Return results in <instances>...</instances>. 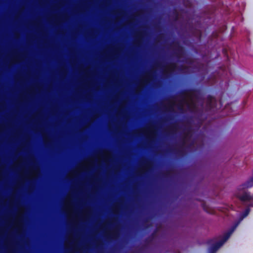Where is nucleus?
<instances>
[{
  "label": "nucleus",
  "instance_id": "1",
  "mask_svg": "<svg viewBox=\"0 0 253 253\" xmlns=\"http://www.w3.org/2000/svg\"><path fill=\"white\" fill-rule=\"evenodd\" d=\"M236 227V225L233 226L228 232L223 235V238L221 240L213 244L209 249V253H215L218 249L229 239Z\"/></svg>",
  "mask_w": 253,
  "mask_h": 253
},
{
  "label": "nucleus",
  "instance_id": "2",
  "mask_svg": "<svg viewBox=\"0 0 253 253\" xmlns=\"http://www.w3.org/2000/svg\"><path fill=\"white\" fill-rule=\"evenodd\" d=\"M186 95H188L191 100H192L194 97L198 100L202 99L201 90L199 89L193 88L184 89L180 92L178 97L184 101Z\"/></svg>",
  "mask_w": 253,
  "mask_h": 253
},
{
  "label": "nucleus",
  "instance_id": "3",
  "mask_svg": "<svg viewBox=\"0 0 253 253\" xmlns=\"http://www.w3.org/2000/svg\"><path fill=\"white\" fill-rule=\"evenodd\" d=\"M216 104L215 98L211 95H209L207 97L206 108L208 111H212L214 109Z\"/></svg>",
  "mask_w": 253,
  "mask_h": 253
},
{
  "label": "nucleus",
  "instance_id": "4",
  "mask_svg": "<svg viewBox=\"0 0 253 253\" xmlns=\"http://www.w3.org/2000/svg\"><path fill=\"white\" fill-rule=\"evenodd\" d=\"M239 199L243 202L253 201V196L250 195L249 193L245 192L239 197Z\"/></svg>",
  "mask_w": 253,
  "mask_h": 253
},
{
  "label": "nucleus",
  "instance_id": "5",
  "mask_svg": "<svg viewBox=\"0 0 253 253\" xmlns=\"http://www.w3.org/2000/svg\"><path fill=\"white\" fill-rule=\"evenodd\" d=\"M176 44L177 45V48L176 49L177 52L175 53L177 57H179L180 54L183 51V48L178 43Z\"/></svg>",
  "mask_w": 253,
  "mask_h": 253
},
{
  "label": "nucleus",
  "instance_id": "6",
  "mask_svg": "<svg viewBox=\"0 0 253 253\" xmlns=\"http://www.w3.org/2000/svg\"><path fill=\"white\" fill-rule=\"evenodd\" d=\"M250 212V209L249 208H246L242 213V217L244 218L246 217L249 214Z\"/></svg>",
  "mask_w": 253,
  "mask_h": 253
},
{
  "label": "nucleus",
  "instance_id": "7",
  "mask_svg": "<svg viewBox=\"0 0 253 253\" xmlns=\"http://www.w3.org/2000/svg\"><path fill=\"white\" fill-rule=\"evenodd\" d=\"M176 65L174 63H170L169 64V67L171 70H174L176 68Z\"/></svg>",
  "mask_w": 253,
  "mask_h": 253
},
{
  "label": "nucleus",
  "instance_id": "8",
  "mask_svg": "<svg viewBox=\"0 0 253 253\" xmlns=\"http://www.w3.org/2000/svg\"><path fill=\"white\" fill-rule=\"evenodd\" d=\"M173 14L174 16V20L176 21L178 19L179 14L178 12L176 10H174L173 12Z\"/></svg>",
  "mask_w": 253,
  "mask_h": 253
},
{
  "label": "nucleus",
  "instance_id": "9",
  "mask_svg": "<svg viewBox=\"0 0 253 253\" xmlns=\"http://www.w3.org/2000/svg\"><path fill=\"white\" fill-rule=\"evenodd\" d=\"M144 165L146 167H150L151 166V162L150 161H146L144 163Z\"/></svg>",
  "mask_w": 253,
  "mask_h": 253
},
{
  "label": "nucleus",
  "instance_id": "10",
  "mask_svg": "<svg viewBox=\"0 0 253 253\" xmlns=\"http://www.w3.org/2000/svg\"><path fill=\"white\" fill-rule=\"evenodd\" d=\"M169 111H170V112H172V111H173V108L172 106H171V105H170V106H169Z\"/></svg>",
  "mask_w": 253,
  "mask_h": 253
},
{
  "label": "nucleus",
  "instance_id": "11",
  "mask_svg": "<svg viewBox=\"0 0 253 253\" xmlns=\"http://www.w3.org/2000/svg\"><path fill=\"white\" fill-rule=\"evenodd\" d=\"M212 241V240H209L208 241V243L209 244H210Z\"/></svg>",
  "mask_w": 253,
  "mask_h": 253
},
{
  "label": "nucleus",
  "instance_id": "12",
  "mask_svg": "<svg viewBox=\"0 0 253 253\" xmlns=\"http://www.w3.org/2000/svg\"><path fill=\"white\" fill-rule=\"evenodd\" d=\"M186 129H187V133H185V135H187V134H188V132L189 131V128Z\"/></svg>",
  "mask_w": 253,
  "mask_h": 253
},
{
  "label": "nucleus",
  "instance_id": "13",
  "mask_svg": "<svg viewBox=\"0 0 253 253\" xmlns=\"http://www.w3.org/2000/svg\"><path fill=\"white\" fill-rule=\"evenodd\" d=\"M220 103L221 104V105H222L223 102L221 99L220 100Z\"/></svg>",
  "mask_w": 253,
  "mask_h": 253
},
{
  "label": "nucleus",
  "instance_id": "14",
  "mask_svg": "<svg viewBox=\"0 0 253 253\" xmlns=\"http://www.w3.org/2000/svg\"><path fill=\"white\" fill-rule=\"evenodd\" d=\"M228 106H226L225 108V109H224V110H227V109H228Z\"/></svg>",
  "mask_w": 253,
  "mask_h": 253
},
{
  "label": "nucleus",
  "instance_id": "15",
  "mask_svg": "<svg viewBox=\"0 0 253 253\" xmlns=\"http://www.w3.org/2000/svg\"><path fill=\"white\" fill-rule=\"evenodd\" d=\"M250 207H253V204H251L249 205Z\"/></svg>",
  "mask_w": 253,
  "mask_h": 253
},
{
  "label": "nucleus",
  "instance_id": "16",
  "mask_svg": "<svg viewBox=\"0 0 253 253\" xmlns=\"http://www.w3.org/2000/svg\"><path fill=\"white\" fill-rule=\"evenodd\" d=\"M192 105H193V106L194 107H195V103H192Z\"/></svg>",
  "mask_w": 253,
  "mask_h": 253
},
{
  "label": "nucleus",
  "instance_id": "17",
  "mask_svg": "<svg viewBox=\"0 0 253 253\" xmlns=\"http://www.w3.org/2000/svg\"><path fill=\"white\" fill-rule=\"evenodd\" d=\"M203 207L204 209L205 210V205L204 204H203Z\"/></svg>",
  "mask_w": 253,
  "mask_h": 253
},
{
  "label": "nucleus",
  "instance_id": "18",
  "mask_svg": "<svg viewBox=\"0 0 253 253\" xmlns=\"http://www.w3.org/2000/svg\"><path fill=\"white\" fill-rule=\"evenodd\" d=\"M185 144V142L183 140V142H182V144L184 145Z\"/></svg>",
  "mask_w": 253,
  "mask_h": 253
},
{
  "label": "nucleus",
  "instance_id": "19",
  "mask_svg": "<svg viewBox=\"0 0 253 253\" xmlns=\"http://www.w3.org/2000/svg\"><path fill=\"white\" fill-rule=\"evenodd\" d=\"M179 109H181V110H182V107H180Z\"/></svg>",
  "mask_w": 253,
  "mask_h": 253
}]
</instances>
